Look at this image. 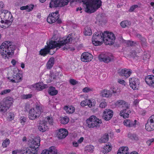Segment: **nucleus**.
Returning a JSON list of instances; mask_svg holds the SVG:
<instances>
[{
	"mask_svg": "<svg viewBox=\"0 0 154 154\" xmlns=\"http://www.w3.org/2000/svg\"><path fill=\"white\" fill-rule=\"evenodd\" d=\"M16 48V46L12 45L9 41H5L0 46V53L3 58L8 59L10 55L14 54Z\"/></svg>",
	"mask_w": 154,
	"mask_h": 154,
	"instance_id": "nucleus-1",
	"label": "nucleus"
},
{
	"mask_svg": "<svg viewBox=\"0 0 154 154\" xmlns=\"http://www.w3.org/2000/svg\"><path fill=\"white\" fill-rule=\"evenodd\" d=\"M73 2H82L86 5L85 11L87 13H91L95 11L100 8L101 5L100 0H72Z\"/></svg>",
	"mask_w": 154,
	"mask_h": 154,
	"instance_id": "nucleus-2",
	"label": "nucleus"
},
{
	"mask_svg": "<svg viewBox=\"0 0 154 154\" xmlns=\"http://www.w3.org/2000/svg\"><path fill=\"white\" fill-rule=\"evenodd\" d=\"M87 127L89 128H98L102 123V121L95 116H92L86 120Z\"/></svg>",
	"mask_w": 154,
	"mask_h": 154,
	"instance_id": "nucleus-3",
	"label": "nucleus"
},
{
	"mask_svg": "<svg viewBox=\"0 0 154 154\" xmlns=\"http://www.w3.org/2000/svg\"><path fill=\"white\" fill-rule=\"evenodd\" d=\"M47 45H45L44 48L41 49L40 51V54L43 56H45L48 54L50 55H53L54 53H51L50 51L51 49H53L56 48H57V42L50 41L49 42H47Z\"/></svg>",
	"mask_w": 154,
	"mask_h": 154,
	"instance_id": "nucleus-4",
	"label": "nucleus"
},
{
	"mask_svg": "<svg viewBox=\"0 0 154 154\" xmlns=\"http://www.w3.org/2000/svg\"><path fill=\"white\" fill-rule=\"evenodd\" d=\"M102 34L103 41H106V45H112L114 43L116 37L113 33L104 31L103 33L102 32Z\"/></svg>",
	"mask_w": 154,
	"mask_h": 154,
	"instance_id": "nucleus-5",
	"label": "nucleus"
},
{
	"mask_svg": "<svg viewBox=\"0 0 154 154\" xmlns=\"http://www.w3.org/2000/svg\"><path fill=\"white\" fill-rule=\"evenodd\" d=\"M13 101L12 98L7 97L0 102V111L6 112L12 104Z\"/></svg>",
	"mask_w": 154,
	"mask_h": 154,
	"instance_id": "nucleus-6",
	"label": "nucleus"
},
{
	"mask_svg": "<svg viewBox=\"0 0 154 154\" xmlns=\"http://www.w3.org/2000/svg\"><path fill=\"white\" fill-rule=\"evenodd\" d=\"M41 113V107L36 106L34 108L31 109L29 112V118L31 120H35L38 118Z\"/></svg>",
	"mask_w": 154,
	"mask_h": 154,
	"instance_id": "nucleus-7",
	"label": "nucleus"
},
{
	"mask_svg": "<svg viewBox=\"0 0 154 154\" xmlns=\"http://www.w3.org/2000/svg\"><path fill=\"white\" fill-rule=\"evenodd\" d=\"M71 0H51L49 3L50 8L63 7L67 5Z\"/></svg>",
	"mask_w": 154,
	"mask_h": 154,
	"instance_id": "nucleus-8",
	"label": "nucleus"
},
{
	"mask_svg": "<svg viewBox=\"0 0 154 154\" xmlns=\"http://www.w3.org/2000/svg\"><path fill=\"white\" fill-rule=\"evenodd\" d=\"M40 139L39 137H36L31 140L29 143V146L31 149L32 151L36 153L40 146Z\"/></svg>",
	"mask_w": 154,
	"mask_h": 154,
	"instance_id": "nucleus-9",
	"label": "nucleus"
},
{
	"mask_svg": "<svg viewBox=\"0 0 154 154\" xmlns=\"http://www.w3.org/2000/svg\"><path fill=\"white\" fill-rule=\"evenodd\" d=\"M102 41H103L102 32L97 31L95 32L92 38V41L93 44L95 46L100 45Z\"/></svg>",
	"mask_w": 154,
	"mask_h": 154,
	"instance_id": "nucleus-10",
	"label": "nucleus"
},
{
	"mask_svg": "<svg viewBox=\"0 0 154 154\" xmlns=\"http://www.w3.org/2000/svg\"><path fill=\"white\" fill-rule=\"evenodd\" d=\"M98 59L101 62L108 63L114 60L113 55L111 54H101L98 57Z\"/></svg>",
	"mask_w": 154,
	"mask_h": 154,
	"instance_id": "nucleus-11",
	"label": "nucleus"
},
{
	"mask_svg": "<svg viewBox=\"0 0 154 154\" xmlns=\"http://www.w3.org/2000/svg\"><path fill=\"white\" fill-rule=\"evenodd\" d=\"M117 93V90L114 87H112L109 90L104 89L101 92V94L102 97L106 98L110 97L113 94L116 95Z\"/></svg>",
	"mask_w": 154,
	"mask_h": 154,
	"instance_id": "nucleus-12",
	"label": "nucleus"
},
{
	"mask_svg": "<svg viewBox=\"0 0 154 154\" xmlns=\"http://www.w3.org/2000/svg\"><path fill=\"white\" fill-rule=\"evenodd\" d=\"M129 85L134 90H137L140 84L139 80L135 78H131L129 79Z\"/></svg>",
	"mask_w": 154,
	"mask_h": 154,
	"instance_id": "nucleus-13",
	"label": "nucleus"
},
{
	"mask_svg": "<svg viewBox=\"0 0 154 154\" xmlns=\"http://www.w3.org/2000/svg\"><path fill=\"white\" fill-rule=\"evenodd\" d=\"M113 115V112L109 109H106L103 112V118L106 121L110 120Z\"/></svg>",
	"mask_w": 154,
	"mask_h": 154,
	"instance_id": "nucleus-14",
	"label": "nucleus"
},
{
	"mask_svg": "<svg viewBox=\"0 0 154 154\" xmlns=\"http://www.w3.org/2000/svg\"><path fill=\"white\" fill-rule=\"evenodd\" d=\"M93 58L92 55L88 52L82 53L81 56V60L84 62H88L91 61Z\"/></svg>",
	"mask_w": 154,
	"mask_h": 154,
	"instance_id": "nucleus-15",
	"label": "nucleus"
},
{
	"mask_svg": "<svg viewBox=\"0 0 154 154\" xmlns=\"http://www.w3.org/2000/svg\"><path fill=\"white\" fill-rule=\"evenodd\" d=\"M73 40L72 38L71 37L68 36L65 39L60 41L58 43L57 42V46L59 48H61L62 46L66 44H71V42Z\"/></svg>",
	"mask_w": 154,
	"mask_h": 154,
	"instance_id": "nucleus-16",
	"label": "nucleus"
},
{
	"mask_svg": "<svg viewBox=\"0 0 154 154\" xmlns=\"http://www.w3.org/2000/svg\"><path fill=\"white\" fill-rule=\"evenodd\" d=\"M68 134V131L64 128H60L57 134V136L60 139L64 138Z\"/></svg>",
	"mask_w": 154,
	"mask_h": 154,
	"instance_id": "nucleus-17",
	"label": "nucleus"
},
{
	"mask_svg": "<svg viewBox=\"0 0 154 154\" xmlns=\"http://www.w3.org/2000/svg\"><path fill=\"white\" fill-rule=\"evenodd\" d=\"M131 73V70L126 69L119 70L118 72V73L119 75L124 76L126 78L129 77Z\"/></svg>",
	"mask_w": 154,
	"mask_h": 154,
	"instance_id": "nucleus-18",
	"label": "nucleus"
},
{
	"mask_svg": "<svg viewBox=\"0 0 154 154\" xmlns=\"http://www.w3.org/2000/svg\"><path fill=\"white\" fill-rule=\"evenodd\" d=\"M40 122L38 128L40 132H44L48 129V126L47 125L48 122L45 120H43L42 121H40Z\"/></svg>",
	"mask_w": 154,
	"mask_h": 154,
	"instance_id": "nucleus-19",
	"label": "nucleus"
},
{
	"mask_svg": "<svg viewBox=\"0 0 154 154\" xmlns=\"http://www.w3.org/2000/svg\"><path fill=\"white\" fill-rule=\"evenodd\" d=\"M13 79H11L10 78H8V79L10 80L13 83H18L22 80V75L19 73L16 74V75H13Z\"/></svg>",
	"mask_w": 154,
	"mask_h": 154,
	"instance_id": "nucleus-20",
	"label": "nucleus"
},
{
	"mask_svg": "<svg viewBox=\"0 0 154 154\" xmlns=\"http://www.w3.org/2000/svg\"><path fill=\"white\" fill-rule=\"evenodd\" d=\"M47 20L48 22L49 23L51 24L56 22L57 23L60 24L62 23V21L61 19L57 20V19H56L49 14L47 19Z\"/></svg>",
	"mask_w": 154,
	"mask_h": 154,
	"instance_id": "nucleus-21",
	"label": "nucleus"
},
{
	"mask_svg": "<svg viewBox=\"0 0 154 154\" xmlns=\"http://www.w3.org/2000/svg\"><path fill=\"white\" fill-rule=\"evenodd\" d=\"M33 151L29 147L23 148L19 150V152L21 154H36V153L35 152H33Z\"/></svg>",
	"mask_w": 154,
	"mask_h": 154,
	"instance_id": "nucleus-22",
	"label": "nucleus"
},
{
	"mask_svg": "<svg viewBox=\"0 0 154 154\" xmlns=\"http://www.w3.org/2000/svg\"><path fill=\"white\" fill-rule=\"evenodd\" d=\"M33 86L36 90L39 91H41L48 87L47 85L44 84L42 82L36 83Z\"/></svg>",
	"mask_w": 154,
	"mask_h": 154,
	"instance_id": "nucleus-23",
	"label": "nucleus"
},
{
	"mask_svg": "<svg viewBox=\"0 0 154 154\" xmlns=\"http://www.w3.org/2000/svg\"><path fill=\"white\" fill-rule=\"evenodd\" d=\"M145 128L148 131L154 130V122L148 119L147 123L145 124Z\"/></svg>",
	"mask_w": 154,
	"mask_h": 154,
	"instance_id": "nucleus-24",
	"label": "nucleus"
},
{
	"mask_svg": "<svg viewBox=\"0 0 154 154\" xmlns=\"http://www.w3.org/2000/svg\"><path fill=\"white\" fill-rule=\"evenodd\" d=\"M145 80L146 84L150 86L154 81V76L153 75H148L146 77Z\"/></svg>",
	"mask_w": 154,
	"mask_h": 154,
	"instance_id": "nucleus-25",
	"label": "nucleus"
},
{
	"mask_svg": "<svg viewBox=\"0 0 154 154\" xmlns=\"http://www.w3.org/2000/svg\"><path fill=\"white\" fill-rule=\"evenodd\" d=\"M2 15L4 17V20H7L10 19H13L12 15L11 13L10 12H8V11H3V12L2 13Z\"/></svg>",
	"mask_w": 154,
	"mask_h": 154,
	"instance_id": "nucleus-26",
	"label": "nucleus"
},
{
	"mask_svg": "<svg viewBox=\"0 0 154 154\" xmlns=\"http://www.w3.org/2000/svg\"><path fill=\"white\" fill-rule=\"evenodd\" d=\"M48 93L51 96H54L58 94V91L56 89L55 87L51 86L48 89Z\"/></svg>",
	"mask_w": 154,
	"mask_h": 154,
	"instance_id": "nucleus-27",
	"label": "nucleus"
},
{
	"mask_svg": "<svg viewBox=\"0 0 154 154\" xmlns=\"http://www.w3.org/2000/svg\"><path fill=\"white\" fill-rule=\"evenodd\" d=\"M112 146L110 143H108L103 148L102 151L104 153H107L110 151L112 149Z\"/></svg>",
	"mask_w": 154,
	"mask_h": 154,
	"instance_id": "nucleus-28",
	"label": "nucleus"
},
{
	"mask_svg": "<svg viewBox=\"0 0 154 154\" xmlns=\"http://www.w3.org/2000/svg\"><path fill=\"white\" fill-rule=\"evenodd\" d=\"M64 109L67 113L72 114L74 112L75 109L74 107L72 106H66L64 107Z\"/></svg>",
	"mask_w": 154,
	"mask_h": 154,
	"instance_id": "nucleus-29",
	"label": "nucleus"
},
{
	"mask_svg": "<svg viewBox=\"0 0 154 154\" xmlns=\"http://www.w3.org/2000/svg\"><path fill=\"white\" fill-rule=\"evenodd\" d=\"M116 105L119 107H121L122 105H125V107L126 109H129V105L125 101L122 100H119L116 103Z\"/></svg>",
	"mask_w": 154,
	"mask_h": 154,
	"instance_id": "nucleus-30",
	"label": "nucleus"
},
{
	"mask_svg": "<svg viewBox=\"0 0 154 154\" xmlns=\"http://www.w3.org/2000/svg\"><path fill=\"white\" fill-rule=\"evenodd\" d=\"M54 57H51L48 62L47 64V68L48 69H51L53 66L54 63Z\"/></svg>",
	"mask_w": 154,
	"mask_h": 154,
	"instance_id": "nucleus-31",
	"label": "nucleus"
},
{
	"mask_svg": "<svg viewBox=\"0 0 154 154\" xmlns=\"http://www.w3.org/2000/svg\"><path fill=\"white\" fill-rule=\"evenodd\" d=\"M128 109H129L126 108L122 110L120 112V116H122L124 119L128 117L129 115V111H127V112H126L127 111V110Z\"/></svg>",
	"mask_w": 154,
	"mask_h": 154,
	"instance_id": "nucleus-32",
	"label": "nucleus"
},
{
	"mask_svg": "<svg viewBox=\"0 0 154 154\" xmlns=\"http://www.w3.org/2000/svg\"><path fill=\"white\" fill-rule=\"evenodd\" d=\"M129 138L133 141H137L139 140V137L137 135L135 134L129 133L128 134Z\"/></svg>",
	"mask_w": 154,
	"mask_h": 154,
	"instance_id": "nucleus-33",
	"label": "nucleus"
},
{
	"mask_svg": "<svg viewBox=\"0 0 154 154\" xmlns=\"http://www.w3.org/2000/svg\"><path fill=\"white\" fill-rule=\"evenodd\" d=\"M109 140V135L108 134H105L99 140V142L102 143H105L108 141Z\"/></svg>",
	"mask_w": 154,
	"mask_h": 154,
	"instance_id": "nucleus-34",
	"label": "nucleus"
},
{
	"mask_svg": "<svg viewBox=\"0 0 154 154\" xmlns=\"http://www.w3.org/2000/svg\"><path fill=\"white\" fill-rule=\"evenodd\" d=\"M136 37L139 38L141 42L142 45H146V39L139 34H137L135 35Z\"/></svg>",
	"mask_w": 154,
	"mask_h": 154,
	"instance_id": "nucleus-35",
	"label": "nucleus"
},
{
	"mask_svg": "<svg viewBox=\"0 0 154 154\" xmlns=\"http://www.w3.org/2000/svg\"><path fill=\"white\" fill-rule=\"evenodd\" d=\"M49 154H57V151L54 146H52L48 149Z\"/></svg>",
	"mask_w": 154,
	"mask_h": 154,
	"instance_id": "nucleus-36",
	"label": "nucleus"
},
{
	"mask_svg": "<svg viewBox=\"0 0 154 154\" xmlns=\"http://www.w3.org/2000/svg\"><path fill=\"white\" fill-rule=\"evenodd\" d=\"M92 34V31L90 27L86 26L85 28V35H90Z\"/></svg>",
	"mask_w": 154,
	"mask_h": 154,
	"instance_id": "nucleus-37",
	"label": "nucleus"
},
{
	"mask_svg": "<svg viewBox=\"0 0 154 154\" xmlns=\"http://www.w3.org/2000/svg\"><path fill=\"white\" fill-rule=\"evenodd\" d=\"M69 121V118L66 116L61 118L60 120V122L62 124L65 125L67 124Z\"/></svg>",
	"mask_w": 154,
	"mask_h": 154,
	"instance_id": "nucleus-38",
	"label": "nucleus"
},
{
	"mask_svg": "<svg viewBox=\"0 0 154 154\" xmlns=\"http://www.w3.org/2000/svg\"><path fill=\"white\" fill-rule=\"evenodd\" d=\"M131 24V23L129 21L127 20H125L122 21L120 25L123 28H125Z\"/></svg>",
	"mask_w": 154,
	"mask_h": 154,
	"instance_id": "nucleus-39",
	"label": "nucleus"
},
{
	"mask_svg": "<svg viewBox=\"0 0 154 154\" xmlns=\"http://www.w3.org/2000/svg\"><path fill=\"white\" fill-rule=\"evenodd\" d=\"M50 15L56 19H57V20L60 19H59L60 14L58 11H56L55 12L52 13Z\"/></svg>",
	"mask_w": 154,
	"mask_h": 154,
	"instance_id": "nucleus-40",
	"label": "nucleus"
},
{
	"mask_svg": "<svg viewBox=\"0 0 154 154\" xmlns=\"http://www.w3.org/2000/svg\"><path fill=\"white\" fill-rule=\"evenodd\" d=\"M10 141L9 139H6L3 141L2 143V146L3 148L7 147V146L10 144Z\"/></svg>",
	"mask_w": 154,
	"mask_h": 154,
	"instance_id": "nucleus-41",
	"label": "nucleus"
},
{
	"mask_svg": "<svg viewBox=\"0 0 154 154\" xmlns=\"http://www.w3.org/2000/svg\"><path fill=\"white\" fill-rule=\"evenodd\" d=\"M130 127L129 128L131 127H135L137 122L136 120H134V121L130 120Z\"/></svg>",
	"mask_w": 154,
	"mask_h": 154,
	"instance_id": "nucleus-42",
	"label": "nucleus"
},
{
	"mask_svg": "<svg viewBox=\"0 0 154 154\" xmlns=\"http://www.w3.org/2000/svg\"><path fill=\"white\" fill-rule=\"evenodd\" d=\"M68 44L65 43L64 44V45H65V46L63 48V50H69L70 51H74L75 48H72L71 47H70L69 46H68Z\"/></svg>",
	"mask_w": 154,
	"mask_h": 154,
	"instance_id": "nucleus-43",
	"label": "nucleus"
},
{
	"mask_svg": "<svg viewBox=\"0 0 154 154\" xmlns=\"http://www.w3.org/2000/svg\"><path fill=\"white\" fill-rule=\"evenodd\" d=\"M13 20V19H7V20H5V24L7 25H8L7 27H8L11 24Z\"/></svg>",
	"mask_w": 154,
	"mask_h": 154,
	"instance_id": "nucleus-44",
	"label": "nucleus"
},
{
	"mask_svg": "<svg viewBox=\"0 0 154 154\" xmlns=\"http://www.w3.org/2000/svg\"><path fill=\"white\" fill-rule=\"evenodd\" d=\"M94 147L91 145H89L87 146V150L89 152H92L93 151V149Z\"/></svg>",
	"mask_w": 154,
	"mask_h": 154,
	"instance_id": "nucleus-45",
	"label": "nucleus"
},
{
	"mask_svg": "<svg viewBox=\"0 0 154 154\" xmlns=\"http://www.w3.org/2000/svg\"><path fill=\"white\" fill-rule=\"evenodd\" d=\"M89 101L87 99H86L85 100H83L81 103L80 105L81 106L83 107H84L85 106L87 105L88 102Z\"/></svg>",
	"mask_w": 154,
	"mask_h": 154,
	"instance_id": "nucleus-46",
	"label": "nucleus"
},
{
	"mask_svg": "<svg viewBox=\"0 0 154 154\" xmlns=\"http://www.w3.org/2000/svg\"><path fill=\"white\" fill-rule=\"evenodd\" d=\"M11 91V90L10 89L5 90L2 91L0 94L1 95H4L10 92Z\"/></svg>",
	"mask_w": 154,
	"mask_h": 154,
	"instance_id": "nucleus-47",
	"label": "nucleus"
},
{
	"mask_svg": "<svg viewBox=\"0 0 154 154\" xmlns=\"http://www.w3.org/2000/svg\"><path fill=\"white\" fill-rule=\"evenodd\" d=\"M130 122V120L126 119L123 122V123L124 125L126 126L129 127Z\"/></svg>",
	"mask_w": 154,
	"mask_h": 154,
	"instance_id": "nucleus-48",
	"label": "nucleus"
},
{
	"mask_svg": "<svg viewBox=\"0 0 154 154\" xmlns=\"http://www.w3.org/2000/svg\"><path fill=\"white\" fill-rule=\"evenodd\" d=\"M107 106V103L105 102L101 103L99 105V106L102 108H104Z\"/></svg>",
	"mask_w": 154,
	"mask_h": 154,
	"instance_id": "nucleus-49",
	"label": "nucleus"
},
{
	"mask_svg": "<svg viewBox=\"0 0 154 154\" xmlns=\"http://www.w3.org/2000/svg\"><path fill=\"white\" fill-rule=\"evenodd\" d=\"M138 5H133L131 6L130 7V8L129 10V11L130 12H132V11H133L136 8H138Z\"/></svg>",
	"mask_w": 154,
	"mask_h": 154,
	"instance_id": "nucleus-50",
	"label": "nucleus"
},
{
	"mask_svg": "<svg viewBox=\"0 0 154 154\" xmlns=\"http://www.w3.org/2000/svg\"><path fill=\"white\" fill-rule=\"evenodd\" d=\"M32 97V95L31 94L23 95V99H27L31 98Z\"/></svg>",
	"mask_w": 154,
	"mask_h": 154,
	"instance_id": "nucleus-51",
	"label": "nucleus"
},
{
	"mask_svg": "<svg viewBox=\"0 0 154 154\" xmlns=\"http://www.w3.org/2000/svg\"><path fill=\"white\" fill-rule=\"evenodd\" d=\"M69 82L70 83L73 85H75L78 83L77 81L72 79H70Z\"/></svg>",
	"mask_w": 154,
	"mask_h": 154,
	"instance_id": "nucleus-52",
	"label": "nucleus"
},
{
	"mask_svg": "<svg viewBox=\"0 0 154 154\" xmlns=\"http://www.w3.org/2000/svg\"><path fill=\"white\" fill-rule=\"evenodd\" d=\"M29 6V8L27 9V11L28 12H30L32 11L34 8V5H33L30 4L27 5Z\"/></svg>",
	"mask_w": 154,
	"mask_h": 154,
	"instance_id": "nucleus-53",
	"label": "nucleus"
},
{
	"mask_svg": "<svg viewBox=\"0 0 154 154\" xmlns=\"http://www.w3.org/2000/svg\"><path fill=\"white\" fill-rule=\"evenodd\" d=\"M91 91V89L87 87L85 88L82 90L83 92L85 93Z\"/></svg>",
	"mask_w": 154,
	"mask_h": 154,
	"instance_id": "nucleus-54",
	"label": "nucleus"
},
{
	"mask_svg": "<svg viewBox=\"0 0 154 154\" xmlns=\"http://www.w3.org/2000/svg\"><path fill=\"white\" fill-rule=\"evenodd\" d=\"M88 100L89 101L88 102V105H87L89 107H91L93 106H94V103H92V102L91 101V100Z\"/></svg>",
	"mask_w": 154,
	"mask_h": 154,
	"instance_id": "nucleus-55",
	"label": "nucleus"
},
{
	"mask_svg": "<svg viewBox=\"0 0 154 154\" xmlns=\"http://www.w3.org/2000/svg\"><path fill=\"white\" fill-rule=\"evenodd\" d=\"M131 56H132L133 57H137V56L136 55L137 54V52L136 51L134 50H133L131 52Z\"/></svg>",
	"mask_w": 154,
	"mask_h": 154,
	"instance_id": "nucleus-56",
	"label": "nucleus"
},
{
	"mask_svg": "<svg viewBox=\"0 0 154 154\" xmlns=\"http://www.w3.org/2000/svg\"><path fill=\"white\" fill-rule=\"evenodd\" d=\"M26 119L25 117H21L20 119V121L21 123H24L26 122Z\"/></svg>",
	"mask_w": 154,
	"mask_h": 154,
	"instance_id": "nucleus-57",
	"label": "nucleus"
},
{
	"mask_svg": "<svg viewBox=\"0 0 154 154\" xmlns=\"http://www.w3.org/2000/svg\"><path fill=\"white\" fill-rule=\"evenodd\" d=\"M133 41H131L130 40L127 41V43L128 46H132L133 45Z\"/></svg>",
	"mask_w": 154,
	"mask_h": 154,
	"instance_id": "nucleus-58",
	"label": "nucleus"
},
{
	"mask_svg": "<svg viewBox=\"0 0 154 154\" xmlns=\"http://www.w3.org/2000/svg\"><path fill=\"white\" fill-rule=\"evenodd\" d=\"M41 154H49L48 149H45L43 150Z\"/></svg>",
	"mask_w": 154,
	"mask_h": 154,
	"instance_id": "nucleus-59",
	"label": "nucleus"
},
{
	"mask_svg": "<svg viewBox=\"0 0 154 154\" xmlns=\"http://www.w3.org/2000/svg\"><path fill=\"white\" fill-rule=\"evenodd\" d=\"M29 8V6L26 5L25 6H22L20 8V9L21 10H27Z\"/></svg>",
	"mask_w": 154,
	"mask_h": 154,
	"instance_id": "nucleus-60",
	"label": "nucleus"
},
{
	"mask_svg": "<svg viewBox=\"0 0 154 154\" xmlns=\"http://www.w3.org/2000/svg\"><path fill=\"white\" fill-rule=\"evenodd\" d=\"M118 82L119 83L121 84H124L125 83V81L123 79H120L119 80Z\"/></svg>",
	"mask_w": 154,
	"mask_h": 154,
	"instance_id": "nucleus-61",
	"label": "nucleus"
},
{
	"mask_svg": "<svg viewBox=\"0 0 154 154\" xmlns=\"http://www.w3.org/2000/svg\"><path fill=\"white\" fill-rule=\"evenodd\" d=\"M148 119H149L150 121L154 122V115L152 116Z\"/></svg>",
	"mask_w": 154,
	"mask_h": 154,
	"instance_id": "nucleus-62",
	"label": "nucleus"
},
{
	"mask_svg": "<svg viewBox=\"0 0 154 154\" xmlns=\"http://www.w3.org/2000/svg\"><path fill=\"white\" fill-rule=\"evenodd\" d=\"M139 100L138 99H136L133 102V103L134 105H137L139 103Z\"/></svg>",
	"mask_w": 154,
	"mask_h": 154,
	"instance_id": "nucleus-63",
	"label": "nucleus"
},
{
	"mask_svg": "<svg viewBox=\"0 0 154 154\" xmlns=\"http://www.w3.org/2000/svg\"><path fill=\"white\" fill-rule=\"evenodd\" d=\"M11 63L12 64V65L14 66L16 64V61L14 59H12L11 60Z\"/></svg>",
	"mask_w": 154,
	"mask_h": 154,
	"instance_id": "nucleus-64",
	"label": "nucleus"
}]
</instances>
